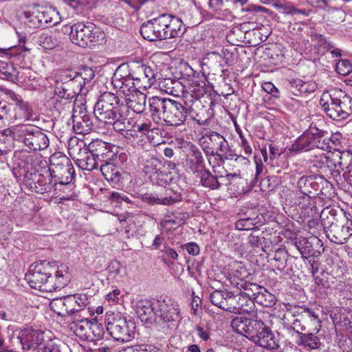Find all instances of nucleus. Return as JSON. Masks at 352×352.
I'll list each match as a JSON object with an SVG mask.
<instances>
[{
    "mask_svg": "<svg viewBox=\"0 0 352 352\" xmlns=\"http://www.w3.org/2000/svg\"><path fill=\"white\" fill-rule=\"evenodd\" d=\"M25 278L32 288L46 292L60 289L70 281L66 265L56 267L47 261L32 264Z\"/></svg>",
    "mask_w": 352,
    "mask_h": 352,
    "instance_id": "obj_1",
    "label": "nucleus"
},
{
    "mask_svg": "<svg viewBox=\"0 0 352 352\" xmlns=\"http://www.w3.org/2000/svg\"><path fill=\"white\" fill-rule=\"evenodd\" d=\"M321 222L328 239L337 244H343L352 235V221L345 214L338 215L333 208H326L320 214Z\"/></svg>",
    "mask_w": 352,
    "mask_h": 352,
    "instance_id": "obj_2",
    "label": "nucleus"
},
{
    "mask_svg": "<svg viewBox=\"0 0 352 352\" xmlns=\"http://www.w3.org/2000/svg\"><path fill=\"white\" fill-rule=\"evenodd\" d=\"M319 103L322 111L333 120H345L352 113V98L340 89L324 91Z\"/></svg>",
    "mask_w": 352,
    "mask_h": 352,
    "instance_id": "obj_3",
    "label": "nucleus"
},
{
    "mask_svg": "<svg viewBox=\"0 0 352 352\" xmlns=\"http://www.w3.org/2000/svg\"><path fill=\"white\" fill-rule=\"evenodd\" d=\"M201 104V101L195 98L192 94H187L180 101L170 99L168 102L163 120L170 126H179L183 124L188 115L192 117L195 113V107Z\"/></svg>",
    "mask_w": 352,
    "mask_h": 352,
    "instance_id": "obj_4",
    "label": "nucleus"
},
{
    "mask_svg": "<svg viewBox=\"0 0 352 352\" xmlns=\"http://www.w3.org/2000/svg\"><path fill=\"white\" fill-rule=\"evenodd\" d=\"M11 133L14 140L23 143L31 151H41L49 146L50 140L47 135L33 126H14L11 129Z\"/></svg>",
    "mask_w": 352,
    "mask_h": 352,
    "instance_id": "obj_5",
    "label": "nucleus"
},
{
    "mask_svg": "<svg viewBox=\"0 0 352 352\" xmlns=\"http://www.w3.org/2000/svg\"><path fill=\"white\" fill-rule=\"evenodd\" d=\"M155 320L164 328L169 329L176 325L180 318L179 305L174 299L166 296L153 301Z\"/></svg>",
    "mask_w": 352,
    "mask_h": 352,
    "instance_id": "obj_6",
    "label": "nucleus"
},
{
    "mask_svg": "<svg viewBox=\"0 0 352 352\" xmlns=\"http://www.w3.org/2000/svg\"><path fill=\"white\" fill-rule=\"evenodd\" d=\"M125 110L126 107L116 94L106 91L100 96L95 104L94 113L100 122H104L122 115Z\"/></svg>",
    "mask_w": 352,
    "mask_h": 352,
    "instance_id": "obj_7",
    "label": "nucleus"
},
{
    "mask_svg": "<svg viewBox=\"0 0 352 352\" xmlns=\"http://www.w3.org/2000/svg\"><path fill=\"white\" fill-rule=\"evenodd\" d=\"M47 171L50 177L48 184L60 181H65L66 183L75 181L74 166L70 160L60 152L54 153L50 156Z\"/></svg>",
    "mask_w": 352,
    "mask_h": 352,
    "instance_id": "obj_8",
    "label": "nucleus"
},
{
    "mask_svg": "<svg viewBox=\"0 0 352 352\" xmlns=\"http://www.w3.org/2000/svg\"><path fill=\"white\" fill-rule=\"evenodd\" d=\"M68 152L81 169L91 171L98 167L99 161L82 140L71 139L68 144Z\"/></svg>",
    "mask_w": 352,
    "mask_h": 352,
    "instance_id": "obj_9",
    "label": "nucleus"
},
{
    "mask_svg": "<svg viewBox=\"0 0 352 352\" xmlns=\"http://www.w3.org/2000/svg\"><path fill=\"white\" fill-rule=\"evenodd\" d=\"M107 331L116 340L122 342L130 341L133 338L134 323L120 316H109L105 320Z\"/></svg>",
    "mask_w": 352,
    "mask_h": 352,
    "instance_id": "obj_10",
    "label": "nucleus"
},
{
    "mask_svg": "<svg viewBox=\"0 0 352 352\" xmlns=\"http://www.w3.org/2000/svg\"><path fill=\"white\" fill-rule=\"evenodd\" d=\"M298 187L302 194L310 198L320 195L327 196V190L331 188V184L323 176L312 175L300 177Z\"/></svg>",
    "mask_w": 352,
    "mask_h": 352,
    "instance_id": "obj_11",
    "label": "nucleus"
},
{
    "mask_svg": "<svg viewBox=\"0 0 352 352\" xmlns=\"http://www.w3.org/2000/svg\"><path fill=\"white\" fill-rule=\"evenodd\" d=\"M201 145L207 155L218 156L221 160L229 159L227 153L229 145L226 138L219 133L212 131L200 140Z\"/></svg>",
    "mask_w": 352,
    "mask_h": 352,
    "instance_id": "obj_12",
    "label": "nucleus"
},
{
    "mask_svg": "<svg viewBox=\"0 0 352 352\" xmlns=\"http://www.w3.org/2000/svg\"><path fill=\"white\" fill-rule=\"evenodd\" d=\"M68 70L63 71L55 76L54 78V93L56 97L74 99L81 91L72 75Z\"/></svg>",
    "mask_w": 352,
    "mask_h": 352,
    "instance_id": "obj_13",
    "label": "nucleus"
},
{
    "mask_svg": "<svg viewBox=\"0 0 352 352\" xmlns=\"http://www.w3.org/2000/svg\"><path fill=\"white\" fill-rule=\"evenodd\" d=\"M25 18L30 19L34 25H49L53 26L60 21L59 12L54 7L36 6L32 10L25 11Z\"/></svg>",
    "mask_w": 352,
    "mask_h": 352,
    "instance_id": "obj_14",
    "label": "nucleus"
},
{
    "mask_svg": "<svg viewBox=\"0 0 352 352\" xmlns=\"http://www.w3.org/2000/svg\"><path fill=\"white\" fill-rule=\"evenodd\" d=\"M102 34V32L96 30L93 23H75L72 41L80 47H86L89 43L98 41L99 36Z\"/></svg>",
    "mask_w": 352,
    "mask_h": 352,
    "instance_id": "obj_15",
    "label": "nucleus"
},
{
    "mask_svg": "<svg viewBox=\"0 0 352 352\" xmlns=\"http://www.w3.org/2000/svg\"><path fill=\"white\" fill-rule=\"evenodd\" d=\"M255 324L250 339L262 348L270 350L278 348V344L270 329L260 320Z\"/></svg>",
    "mask_w": 352,
    "mask_h": 352,
    "instance_id": "obj_16",
    "label": "nucleus"
},
{
    "mask_svg": "<svg viewBox=\"0 0 352 352\" xmlns=\"http://www.w3.org/2000/svg\"><path fill=\"white\" fill-rule=\"evenodd\" d=\"M73 129L78 134H87L93 129L91 115L88 113L84 104L73 109L72 114Z\"/></svg>",
    "mask_w": 352,
    "mask_h": 352,
    "instance_id": "obj_17",
    "label": "nucleus"
},
{
    "mask_svg": "<svg viewBox=\"0 0 352 352\" xmlns=\"http://www.w3.org/2000/svg\"><path fill=\"white\" fill-rule=\"evenodd\" d=\"M111 82L114 88L122 92L125 97L142 89L138 87L137 81L135 80L131 73L123 75L120 67L118 68L113 74Z\"/></svg>",
    "mask_w": 352,
    "mask_h": 352,
    "instance_id": "obj_18",
    "label": "nucleus"
},
{
    "mask_svg": "<svg viewBox=\"0 0 352 352\" xmlns=\"http://www.w3.org/2000/svg\"><path fill=\"white\" fill-rule=\"evenodd\" d=\"M18 339L22 345V349L29 351L36 347H43L42 344L46 342L44 339V333L38 329L26 328L20 331Z\"/></svg>",
    "mask_w": 352,
    "mask_h": 352,
    "instance_id": "obj_19",
    "label": "nucleus"
},
{
    "mask_svg": "<svg viewBox=\"0 0 352 352\" xmlns=\"http://www.w3.org/2000/svg\"><path fill=\"white\" fill-rule=\"evenodd\" d=\"M294 245L300 252L303 259H307V255L309 256L317 257L324 251L321 241L316 237L296 239Z\"/></svg>",
    "mask_w": 352,
    "mask_h": 352,
    "instance_id": "obj_20",
    "label": "nucleus"
},
{
    "mask_svg": "<svg viewBox=\"0 0 352 352\" xmlns=\"http://www.w3.org/2000/svg\"><path fill=\"white\" fill-rule=\"evenodd\" d=\"M254 307L255 305L253 300L244 296L242 292H239L237 294H234L230 292L227 311L250 314L254 311Z\"/></svg>",
    "mask_w": 352,
    "mask_h": 352,
    "instance_id": "obj_21",
    "label": "nucleus"
},
{
    "mask_svg": "<svg viewBox=\"0 0 352 352\" xmlns=\"http://www.w3.org/2000/svg\"><path fill=\"white\" fill-rule=\"evenodd\" d=\"M88 149L100 162H111L116 157L111 150V145L100 140H95L88 145Z\"/></svg>",
    "mask_w": 352,
    "mask_h": 352,
    "instance_id": "obj_22",
    "label": "nucleus"
},
{
    "mask_svg": "<svg viewBox=\"0 0 352 352\" xmlns=\"http://www.w3.org/2000/svg\"><path fill=\"white\" fill-rule=\"evenodd\" d=\"M136 80L137 86L143 90H146L155 82V73L152 67L146 65H139L131 74Z\"/></svg>",
    "mask_w": 352,
    "mask_h": 352,
    "instance_id": "obj_23",
    "label": "nucleus"
},
{
    "mask_svg": "<svg viewBox=\"0 0 352 352\" xmlns=\"http://www.w3.org/2000/svg\"><path fill=\"white\" fill-rule=\"evenodd\" d=\"M186 167L187 170L197 175L206 170L203 155L195 145H191L190 147L186 160Z\"/></svg>",
    "mask_w": 352,
    "mask_h": 352,
    "instance_id": "obj_24",
    "label": "nucleus"
},
{
    "mask_svg": "<svg viewBox=\"0 0 352 352\" xmlns=\"http://www.w3.org/2000/svg\"><path fill=\"white\" fill-rule=\"evenodd\" d=\"M75 181H71L69 183H66L65 181H60L51 184H45L43 188L45 191H51L53 189L58 192H62L64 195L62 196V199L64 200H75L77 198V195L74 191Z\"/></svg>",
    "mask_w": 352,
    "mask_h": 352,
    "instance_id": "obj_25",
    "label": "nucleus"
},
{
    "mask_svg": "<svg viewBox=\"0 0 352 352\" xmlns=\"http://www.w3.org/2000/svg\"><path fill=\"white\" fill-rule=\"evenodd\" d=\"M126 110L131 109L135 113H142L146 109V96L140 91H136L125 97Z\"/></svg>",
    "mask_w": 352,
    "mask_h": 352,
    "instance_id": "obj_26",
    "label": "nucleus"
},
{
    "mask_svg": "<svg viewBox=\"0 0 352 352\" xmlns=\"http://www.w3.org/2000/svg\"><path fill=\"white\" fill-rule=\"evenodd\" d=\"M170 98L153 96L148 100V107L152 118L155 120H163V114H165L168 102Z\"/></svg>",
    "mask_w": 352,
    "mask_h": 352,
    "instance_id": "obj_27",
    "label": "nucleus"
},
{
    "mask_svg": "<svg viewBox=\"0 0 352 352\" xmlns=\"http://www.w3.org/2000/svg\"><path fill=\"white\" fill-rule=\"evenodd\" d=\"M258 320L236 316L232 320L231 326L236 333L246 334V337L250 339L253 333L252 330H254V323L258 322Z\"/></svg>",
    "mask_w": 352,
    "mask_h": 352,
    "instance_id": "obj_28",
    "label": "nucleus"
},
{
    "mask_svg": "<svg viewBox=\"0 0 352 352\" xmlns=\"http://www.w3.org/2000/svg\"><path fill=\"white\" fill-rule=\"evenodd\" d=\"M150 179L154 184L166 187L176 184L179 180V175L176 173L168 171L164 166L163 169L152 175Z\"/></svg>",
    "mask_w": 352,
    "mask_h": 352,
    "instance_id": "obj_29",
    "label": "nucleus"
},
{
    "mask_svg": "<svg viewBox=\"0 0 352 352\" xmlns=\"http://www.w3.org/2000/svg\"><path fill=\"white\" fill-rule=\"evenodd\" d=\"M187 217V213L180 212H176L171 214L166 215L160 223L162 230L168 231L172 229H175L177 227L182 225Z\"/></svg>",
    "mask_w": 352,
    "mask_h": 352,
    "instance_id": "obj_30",
    "label": "nucleus"
},
{
    "mask_svg": "<svg viewBox=\"0 0 352 352\" xmlns=\"http://www.w3.org/2000/svg\"><path fill=\"white\" fill-rule=\"evenodd\" d=\"M157 28L154 19H152L142 25L140 32L144 39L149 41H162L161 32Z\"/></svg>",
    "mask_w": 352,
    "mask_h": 352,
    "instance_id": "obj_31",
    "label": "nucleus"
},
{
    "mask_svg": "<svg viewBox=\"0 0 352 352\" xmlns=\"http://www.w3.org/2000/svg\"><path fill=\"white\" fill-rule=\"evenodd\" d=\"M166 21L167 28H168L166 30L167 39L178 37L184 34V24L179 18L166 14Z\"/></svg>",
    "mask_w": 352,
    "mask_h": 352,
    "instance_id": "obj_32",
    "label": "nucleus"
},
{
    "mask_svg": "<svg viewBox=\"0 0 352 352\" xmlns=\"http://www.w3.org/2000/svg\"><path fill=\"white\" fill-rule=\"evenodd\" d=\"M165 188L164 193L160 195V199H158V203L162 205H171L176 202H179L182 199L181 189L174 185Z\"/></svg>",
    "mask_w": 352,
    "mask_h": 352,
    "instance_id": "obj_33",
    "label": "nucleus"
},
{
    "mask_svg": "<svg viewBox=\"0 0 352 352\" xmlns=\"http://www.w3.org/2000/svg\"><path fill=\"white\" fill-rule=\"evenodd\" d=\"M315 333H305L299 336L296 343L305 349L314 350L318 349L322 346L320 338L317 336L316 331Z\"/></svg>",
    "mask_w": 352,
    "mask_h": 352,
    "instance_id": "obj_34",
    "label": "nucleus"
},
{
    "mask_svg": "<svg viewBox=\"0 0 352 352\" xmlns=\"http://www.w3.org/2000/svg\"><path fill=\"white\" fill-rule=\"evenodd\" d=\"M164 166L162 162L154 155H147L142 157V170L146 175H149L150 179L160 169H163Z\"/></svg>",
    "mask_w": 352,
    "mask_h": 352,
    "instance_id": "obj_35",
    "label": "nucleus"
},
{
    "mask_svg": "<svg viewBox=\"0 0 352 352\" xmlns=\"http://www.w3.org/2000/svg\"><path fill=\"white\" fill-rule=\"evenodd\" d=\"M90 322L86 318H80V316H75L69 325V329L75 335L83 340L87 331L89 330Z\"/></svg>",
    "mask_w": 352,
    "mask_h": 352,
    "instance_id": "obj_36",
    "label": "nucleus"
},
{
    "mask_svg": "<svg viewBox=\"0 0 352 352\" xmlns=\"http://www.w3.org/2000/svg\"><path fill=\"white\" fill-rule=\"evenodd\" d=\"M68 74L72 75L74 80H77L76 83L80 88V90L86 83L90 82L94 77V72L87 67H82L78 72L72 70H68Z\"/></svg>",
    "mask_w": 352,
    "mask_h": 352,
    "instance_id": "obj_37",
    "label": "nucleus"
},
{
    "mask_svg": "<svg viewBox=\"0 0 352 352\" xmlns=\"http://www.w3.org/2000/svg\"><path fill=\"white\" fill-rule=\"evenodd\" d=\"M313 135L309 129L300 135L292 144L291 150L296 152L307 151L313 149Z\"/></svg>",
    "mask_w": 352,
    "mask_h": 352,
    "instance_id": "obj_38",
    "label": "nucleus"
},
{
    "mask_svg": "<svg viewBox=\"0 0 352 352\" xmlns=\"http://www.w3.org/2000/svg\"><path fill=\"white\" fill-rule=\"evenodd\" d=\"M230 292L227 290H215L210 293V301L216 307L227 311L228 297Z\"/></svg>",
    "mask_w": 352,
    "mask_h": 352,
    "instance_id": "obj_39",
    "label": "nucleus"
},
{
    "mask_svg": "<svg viewBox=\"0 0 352 352\" xmlns=\"http://www.w3.org/2000/svg\"><path fill=\"white\" fill-rule=\"evenodd\" d=\"M88 329L89 330L87 331L83 340L96 343V341H98L102 338L104 330L101 324L97 322L91 321Z\"/></svg>",
    "mask_w": 352,
    "mask_h": 352,
    "instance_id": "obj_40",
    "label": "nucleus"
},
{
    "mask_svg": "<svg viewBox=\"0 0 352 352\" xmlns=\"http://www.w3.org/2000/svg\"><path fill=\"white\" fill-rule=\"evenodd\" d=\"M121 113L122 115H118L116 118H110V120H108V122H104L105 124H111L115 131L120 134L124 133L125 129L130 125V122L127 119V110L124 111L123 113Z\"/></svg>",
    "mask_w": 352,
    "mask_h": 352,
    "instance_id": "obj_41",
    "label": "nucleus"
},
{
    "mask_svg": "<svg viewBox=\"0 0 352 352\" xmlns=\"http://www.w3.org/2000/svg\"><path fill=\"white\" fill-rule=\"evenodd\" d=\"M257 302L263 307H272L276 303V296L267 291L265 288L261 287L260 292L256 296L254 303Z\"/></svg>",
    "mask_w": 352,
    "mask_h": 352,
    "instance_id": "obj_42",
    "label": "nucleus"
},
{
    "mask_svg": "<svg viewBox=\"0 0 352 352\" xmlns=\"http://www.w3.org/2000/svg\"><path fill=\"white\" fill-rule=\"evenodd\" d=\"M198 176L201 178V184L206 188L212 190L218 189L220 187V182L217 177L213 175L209 170H204Z\"/></svg>",
    "mask_w": 352,
    "mask_h": 352,
    "instance_id": "obj_43",
    "label": "nucleus"
},
{
    "mask_svg": "<svg viewBox=\"0 0 352 352\" xmlns=\"http://www.w3.org/2000/svg\"><path fill=\"white\" fill-rule=\"evenodd\" d=\"M283 320L285 327H286L288 330L294 331L300 336L301 333H302V331L306 330L305 324L303 323L305 319H302V318H297L290 320L287 317V314H285L283 316Z\"/></svg>",
    "mask_w": 352,
    "mask_h": 352,
    "instance_id": "obj_44",
    "label": "nucleus"
},
{
    "mask_svg": "<svg viewBox=\"0 0 352 352\" xmlns=\"http://www.w3.org/2000/svg\"><path fill=\"white\" fill-rule=\"evenodd\" d=\"M14 110L15 111L14 117L16 119L28 120L32 118V109L30 104L25 100L21 102L20 104H17Z\"/></svg>",
    "mask_w": 352,
    "mask_h": 352,
    "instance_id": "obj_45",
    "label": "nucleus"
},
{
    "mask_svg": "<svg viewBox=\"0 0 352 352\" xmlns=\"http://www.w3.org/2000/svg\"><path fill=\"white\" fill-rule=\"evenodd\" d=\"M73 99H66L56 97L54 103V109L60 113H69L71 110L76 107L75 101H72Z\"/></svg>",
    "mask_w": 352,
    "mask_h": 352,
    "instance_id": "obj_46",
    "label": "nucleus"
},
{
    "mask_svg": "<svg viewBox=\"0 0 352 352\" xmlns=\"http://www.w3.org/2000/svg\"><path fill=\"white\" fill-rule=\"evenodd\" d=\"M302 319L309 320L312 322L313 325H315L314 331H316L318 333L321 329V320H320L318 315L313 310L307 307H302Z\"/></svg>",
    "mask_w": 352,
    "mask_h": 352,
    "instance_id": "obj_47",
    "label": "nucleus"
},
{
    "mask_svg": "<svg viewBox=\"0 0 352 352\" xmlns=\"http://www.w3.org/2000/svg\"><path fill=\"white\" fill-rule=\"evenodd\" d=\"M37 42L40 46L45 50L54 49L56 44V39L52 32H45L41 33L37 38Z\"/></svg>",
    "mask_w": 352,
    "mask_h": 352,
    "instance_id": "obj_48",
    "label": "nucleus"
},
{
    "mask_svg": "<svg viewBox=\"0 0 352 352\" xmlns=\"http://www.w3.org/2000/svg\"><path fill=\"white\" fill-rule=\"evenodd\" d=\"M100 171L109 182H113L118 176V168L110 162H104L100 165Z\"/></svg>",
    "mask_w": 352,
    "mask_h": 352,
    "instance_id": "obj_49",
    "label": "nucleus"
},
{
    "mask_svg": "<svg viewBox=\"0 0 352 352\" xmlns=\"http://www.w3.org/2000/svg\"><path fill=\"white\" fill-rule=\"evenodd\" d=\"M152 312L154 313L153 302H141L137 306V314L142 321H147Z\"/></svg>",
    "mask_w": 352,
    "mask_h": 352,
    "instance_id": "obj_50",
    "label": "nucleus"
},
{
    "mask_svg": "<svg viewBox=\"0 0 352 352\" xmlns=\"http://www.w3.org/2000/svg\"><path fill=\"white\" fill-rule=\"evenodd\" d=\"M0 72L5 76V78L12 82L18 80V74L15 68L12 64L0 61Z\"/></svg>",
    "mask_w": 352,
    "mask_h": 352,
    "instance_id": "obj_51",
    "label": "nucleus"
},
{
    "mask_svg": "<svg viewBox=\"0 0 352 352\" xmlns=\"http://www.w3.org/2000/svg\"><path fill=\"white\" fill-rule=\"evenodd\" d=\"M242 286L243 291L239 292H242L244 296L248 298H250V300H252L254 302L256 296L258 294L262 287L252 283H245L243 285H242Z\"/></svg>",
    "mask_w": 352,
    "mask_h": 352,
    "instance_id": "obj_52",
    "label": "nucleus"
},
{
    "mask_svg": "<svg viewBox=\"0 0 352 352\" xmlns=\"http://www.w3.org/2000/svg\"><path fill=\"white\" fill-rule=\"evenodd\" d=\"M302 82L303 80L300 78H293L286 82L285 87L292 94L302 96Z\"/></svg>",
    "mask_w": 352,
    "mask_h": 352,
    "instance_id": "obj_53",
    "label": "nucleus"
},
{
    "mask_svg": "<svg viewBox=\"0 0 352 352\" xmlns=\"http://www.w3.org/2000/svg\"><path fill=\"white\" fill-rule=\"evenodd\" d=\"M0 90L1 93L5 96V98L8 101V102L14 105L15 107H16L17 104H20V103L24 100L21 96L17 94L11 89L2 87L0 89Z\"/></svg>",
    "mask_w": 352,
    "mask_h": 352,
    "instance_id": "obj_54",
    "label": "nucleus"
},
{
    "mask_svg": "<svg viewBox=\"0 0 352 352\" xmlns=\"http://www.w3.org/2000/svg\"><path fill=\"white\" fill-rule=\"evenodd\" d=\"M75 301L72 295L65 296V316H69L71 320L76 316L74 314L78 313Z\"/></svg>",
    "mask_w": 352,
    "mask_h": 352,
    "instance_id": "obj_55",
    "label": "nucleus"
},
{
    "mask_svg": "<svg viewBox=\"0 0 352 352\" xmlns=\"http://www.w3.org/2000/svg\"><path fill=\"white\" fill-rule=\"evenodd\" d=\"M50 307L58 316H65V296L54 298L50 302Z\"/></svg>",
    "mask_w": 352,
    "mask_h": 352,
    "instance_id": "obj_56",
    "label": "nucleus"
},
{
    "mask_svg": "<svg viewBox=\"0 0 352 352\" xmlns=\"http://www.w3.org/2000/svg\"><path fill=\"white\" fill-rule=\"evenodd\" d=\"M155 22L158 27V30H160L161 32V38L162 40L167 39V34L166 32L168 28H167V21H166V14H160L157 17L154 18Z\"/></svg>",
    "mask_w": 352,
    "mask_h": 352,
    "instance_id": "obj_57",
    "label": "nucleus"
},
{
    "mask_svg": "<svg viewBox=\"0 0 352 352\" xmlns=\"http://www.w3.org/2000/svg\"><path fill=\"white\" fill-rule=\"evenodd\" d=\"M256 219L245 218L238 220L235 223V227L239 230H250L254 228L257 223Z\"/></svg>",
    "mask_w": 352,
    "mask_h": 352,
    "instance_id": "obj_58",
    "label": "nucleus"
},
{
    "mask_svg": "<svg viewBox=\"0 0 352 352\" xmlns=\"http://www.w3.org/2000/svg\"><path fill=\"white\" fill-rule=\"evenodd\" d=\"M72 298H74L76 300L75 307L78 309V312L83 310L86 306L89 303V298L87 295L85 294H76L72 295Z\"/></svg>",
    "mask_w": 352,
    "mask_h": 352,
    "instance_id": "obj_59",
    "label": "nucleus"
},
{
    "mask_svg": "<svg viewBox=\"0 0 352 352\" xmlns=\"http://www.w3.org/2000/svg\"><path fill=\"white\" fill-rule=\"evenodd\" d=\"M336 69L338 74L346 76L352 72V65L347 59H342L336 64Z\"/></svg>",
    "mask_w": 352,
    "mask_h": 352,
    "instance_id": "obj_60",
    "label": "nucleus"
},
{
    "mask_svg": "<svg viewBox=\"0 0 352 352\" xmlns=\"http://www.w3.org/2000/svg\"><path fill=\"white\" fill-rule=\"evenodd\" d=\"M151 126L152 124L151 122H144L137 126L138 131L144 135H146L150 142H153L151 140V133H157V131H158V129L152 128Z\"/></svg>",
    "mask_w": 352,
    "mask_h": 352,
    "instance_id": "obj_61",
    "label": "nucleus"
},
{
    "mask_svg": "<svg viewBox=\"0 0 352 352\" xmlns=\"http://www.w3.org/2000/svg\"><path fill=\"white\" fill-rule=\"evenodd\" d=\"M122 270V266L121 263L117 261H111L107 268V270L108 273L109 274V276H111V278H115L120 274Z\"/></svg>",
    "mask_w": 352,
    "mask_h": 352,
    "instance_id": "obj_62",
    "label": "nucleus"
},
{
    "mask_svg": "<svg viewBox=\"0 0 352 352\" xmlns=\"http://www.w3.org/2000/svg\"><path fill=\"white\" fill-rule=\"evenodd\" d=\"M329 133L325 131H322L320 132V139L318 148L322 149L323 151H331L332 149V146L329 144Z\"/></svg>",
    "mask_w": 352,
    "mask_h": 352,
    "instance_id": "obj_63",
    "label": "nucleus"
},
{
    "mask_svg": "<svg viewBox=\"0 0 352 352\" xmlns=\"http://www.w3.org/2000/svg\"><path fill=\"white\" fill-rule=\"evenodd\" d=\"M134 352H161V349L153 344H145L138 345Z\"/></svg>",
    "mask_w": 352,
    "mask_h": 352,
    "instance_id": "obj_64",
    "label": "nucleus"
}]
</instances>
